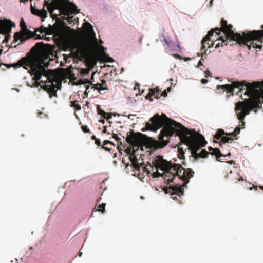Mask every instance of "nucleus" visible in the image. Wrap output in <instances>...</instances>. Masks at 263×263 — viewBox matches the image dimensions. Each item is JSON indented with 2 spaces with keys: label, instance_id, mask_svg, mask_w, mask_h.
I'll return each instance as SVG.
<instances>
[{
  "label": "nucleus",
  "instance_id": "37998d69",
  "mask_svg": "<svg viewBox=\"0 0 263 263\" xmlns=\"http://www.w3.org/2000/svg\"><path fill=\"white\" fill-rule=\"evenodd\" d=\"M178 151L180 154L183 155L184 153L183 148L182 147H178Z\"/></svg>",
  "mask_w": 263,
  "mask_h": 263
},
{
  "label": "nucleus",
  "instance_id": "20e7f679",
  "mask_svg": "<svg viewBox=\"0 0 263 263\" xmlns=\"http://www.w3.org/2000/svg\"><path fill=\"white\" fill-rule=\"evenodd\" d=\"M142 135L141 133L135 134L133 131L131 132V134L128 135L126 141L129 143L133 147H129L127 149L126 152L130 155L129 159L133 167L137 170H139L140 166L138 163V159L135 156L136 151L139 149V146L141 144L142 140L140 136Z\"/></svg>",
  "mask_w": 263,
  "mask_h": 263
},
{
  "label": "nucleus",
  "instance_id": "c756f323",
  "mask_svg": "<svg viewBox=\"0 0 263 263\" xmlns=\"http://www.w3.org/2000/svg\"><path fill=\"white\" fill-rule=\"evenodd\" d=\"M49 28H46V30H45L44 33L46 34H52L54 33V28L50 25H49Z\"/></svg>",
  "mask_w": 263,
  "mask_h": 263
},
{
  "label": "nucleus",
  "instance_id": "393cba45",
  "mask_svg": "<svg viewBox=\"0 0 263 263\" xmlns=\"http://www.w3.org/2000/svg\"><path fill=\"white\" fill-rule=\"evenodd\" d=\"M70 103V106L71 107H73L76 110L78 111L81 109V105L78 103V101H71Z\"/></svg>",
  "mask_w": 263,
  "mask_h": 263
},
{
  "label": "nucleus",
  "instance_id": "864d4df0",
  "mask_svg": "<svg viewBox=\"0 0 263 263\" xmlns=\"http://www.w3.org/2000/svg\"><path fill=\"white\" fill-rule=\"evenodd\" d=\"M106 128H107V127H106V126H104V128H103V131H102V133H107V129H106Z\"/></svg>",
  "mask_w": 263,
  "mask_h": 263
},
{
  "label": "nucleus",
  "instance_id": "de8ad7c7",
  "mask_svg": "<svg viewBox=\"0 0 263 263\" xmlns=\"http://www.w3.org/2000/svg\"><path fill=\"white\" fill-rule=\"evenodd\" d=\"M201 82L202 84H205L208 82V81L207 79H201Z\"/></svg>",
  "mask_w": 263,
  "mask_h": 263
},
{
  "label": "nucleus",
  "instance_id": "f704fd0d",
  "mask_svg": "<svg viewBox=\"0 0 263 263\" xmlns=\"http://www.w3.org/2000/svg\"><path fill=\"white\" fill-rule=\"evenodd\" d=\"M45 30H46V27H45L42 26L40 28L35 29V32H39L40 33L42 34V33H44Z\"/></svg>",
  "mask_w": 263,
  "mask_h": 263
},
{
  "label": "nucleus",
  "instance_id": "aec40b11",
  "mask_svg": "<svg viewBox=\"0 0 263 263\" xmlns=\"http://www.w3.org/2000/svg\"><path fill=\"white\" fill-rule=\"evenodd\" d=\"M228 134H229V133H225L224 130L219 129L217 131L216 134L214 136V138L219 140L221 138V137H223V135H228Z\"/></svg>",
  "mask_w": 263,
  "mask_h": 263
},
{
  "label": "nucleus",
  "instance_id": "dca6fc26",
  "mask_svg": "<svg viewBox=\"0 0 263 263\" xmlns=\"http://www.w3.org/2000/svg\"><path fill=\"white\" fill-rule=\"evenodd\" d=\"M28 33L23 32L22 34L20 32H16L14 35V39L15 42L20 40L21 43H23L24 41L30 38L31 36L28 35Z\"/></svg>",
  "mask_w": 263,
  "mask_h": 263
},
{
  "label": "nucleus",
  "instance_id": "cd10ccee",
  "mask_svg": "<svg viewBox=\"0 0 263 263\" xmlns=\"http://www.w3.org/2000/svg\"><path fill=\"white\" fill-rule=\"evenodd\" d=\"M44 45V44L43 42H38V43H36L35 46L32 48L31 51L36 50L37 49H42L43 48Z\"/></svg>",
  "mask_w": 263,
  "mask_h": 263
},
{
  "label": "nucleus",
  "instance_id": "f257e3e1",
  "mask_svg": "<svg viewBox=\"0 0 263 263\" xmlns=\"http://www.w3.org/2000/svg\"><path fill=\"white\" fill-rule=\"evenodd\" d=\"M162 116L165 118L167 125L164 126L159 136V147L162 148L168 143L170 138L176 133L181 143H184L191 151L192 155L197 160L199 158H205L210 155V153L205 149H202L199 153L198 151L204 147L207 142L203 135L196 132L195 130H190L184 127L181 124L167 118L162 114Z\"/></svg>",
  "mask_w": 263,
  "mask_h": 263
},
{
  "label": "nucleus",
  "instance_id": "b1692460",
  "mask_svg": "<svg viewBox=\"0 0 263 263\" xmlns=\"http://www.w3.org/2000/svg\"><path fill=\"white\" fill-rule=\"evenodd\" d=\"M149 93H151V95L155 96V97L157 99H159L160 97L159 96V89L158 87L150 89Z\"/></svg>",
  "mask_w": 263,
  "mask_h": 263
},
{
  "label": "nucleus",
  "instance_id": "6e6552de",
  "mask_svg": "<svg viewBox=\"0 0 263 263\" xmlns=\"http://www.w3.org/2000/svg\"><path fill=\"white\" fill-rule=\"evenodd\" d=\"M153 164L155 166L156 169L160 168L164 171L162 177L168 183L172 182L175 175L173 170H171L170 168V167H172L171 162L163 159L162 156H158L157 158L154 160Z\"/></svg>",
  "mask_w": 263,
  "mask_h": 263
},
{
  "label": "nucleus",
  "instance_id": "c03bdc74",
  "mask_svg": "<svg viewBox=\"0 0 263 263\" xmlns=\"http://www.w3.org/2000/svg\"><path fill=\"white\" fill-rule=\"evenodd\" d=\"M209 76H211V72L209 70H206L205 72V77H208Z\"/></svg>",
  "mask_w": 263,
  "mask_h": 263
},
{
  "label": "nucleus",
  "instance_id": "5fc2aeb1",
  "mask_svg": "<svg viewBox=\"0 0 263 263\" xmlns=\"http://www.w3.org/2000/svg\"><path fill=\"white\" fill-rule=\"evenodd\" d=\"M101 199H102L101 197H100V198L97 200V204H99V203L101 202Z\"/></svg>",
  "mask_w": 263,
  "mask_h": 263
},
{
  "label": "nucleus",
  "instance_id": "a211bd4d",
  "mask_svg": "<svg viewBox=\"0 0 263 263\" xmlns=\"http://www.w3.org/2000/svg\"><path fill=\"white\" fill-rule=\"evenodd\" d=\"M241 128H242V124L239 123V125L235 128L234 132L231 133H229V136H233L234 139H237V136L240 133Z\"/></svg>",
  "mask_w": 263,
  "mask_h": 263
},
{
  "label": "nucleus",
  "instance_id": "2f4dec72",
  "mask_svg": "<svg viewBox=\"0 0 263 263\" xmlns=\"http://www.w3.org/2000/svg\"><path fill=\"white\" fill-rule=\"evenodd\" d=\"M90 69L88 68L81 69L80 73L81 74L86 76L89 74Z\"/></svg>",
  "mask_w": 263,
  "mask_h": 263
},
{
  "label": "nucleus",
  "instance_id": "c9c22d12",
  "mask_svg": "<svg viewBox=\"0 0 263 263\" xmlns=\"http://www.w3.org/2000/svg\"><path fill=\"white\" fill-rule=\"evenodd\" d=\"M156 171L155 172H153L152 174V175L153 176V178L158 177L160 176H162V174H161L158 171V169H156Z\"/></svg>",
  "mask_w": 263,
  "mask_h": 263
},
{
  "label": "nucleus",
  "instance_id": "6ab92c4d",
  "mask_svg": "<svg viewBox=\"0 0 263 263\" xmlns=\"http://www.w3.org/2000/svg\"><path fill=\"white\" fill-rule=\"evenodd\" d=\"M210 154L212 155H214L216 157V160L217 161H220L218 159L220 157H224L225 156L221 154L220 151L218 148H215L213 149V151L212 152H209Z\"/></svg>",
  "mask_w": 263,
  "mask_h": 263
},
{
  "label": "nucleus",
  "instance_id": "bf43d9fd",
  "mask_svg": "<svg viewBox=\"0 0 263 263\" xmlns=\"http://www.w3.org/2000/svg\"><path fill=\"white\" fill-rule=\"evenodd\" d=\"M214 149V148H212V147H211V146H210V147H208V149H209V151H212V152L213 151V149Z\"/></svg>",
  "mask_w": 263,
  "mask_h": 263
},
{
  "label": "nucleus",
  "instance_id": "2eb2a0df",
  "mask_svg": "<svg viewBox=\"0 0 263 263\" xmlns=\"http://www.w3.org/2000/svg\"><path fill=\"white\" fill-rule=\"evenodd\" d=\"M86 25V29L87 32L89 36L93 40V41L97 43V39L96 37V33H95L92 25L89 23H85Z\"/></svg>",
  "mask_w": 263,
  "mask_h": 263
},
{
  "label": "nucleus",
  "instance_id": "e2e57ef3",
  "mask_svg": "<svg viewBox=\"0 0 263 263\" xmlns=\"http://www.w3.org/2000/svg\"><path fill=\"white\" fill-rule=\"evenodd\" d=\"M175 57H178L179 58H180V56L179 55H178V54H176V55H175Z\"/></svg>",
  "mask_w": 263,
  "mask_h": 263
},
{
  "label": "nucleus",
  "instance_id": "f03ea898",
  "mask_svg": "<svg viewBox=\"0 0 263 263\" xmlns=\"http://www.w3.org/2000/svg\"><path fill=\"white\" fill-rule=\"evenodd\" d=\"M261 83L259 82H253L252 83H248L245 81H233L231 84H226L221 86V88L223 91H226L228 93H231L233 94L234 91V89H238V91H242L243 88L246 87V91L244 93L245 95L249 97L253 96L256 91V89L260 88Z\"/></svg>",
  "mask_w": 263,
  "mask_h": 263
},
{
  "label": "nucleus",
  "instance_id": "72a5a7b5",
  "mask_svg": "<svg viewBox=\"0 0 263 263\" xmlns=\"http://www.w3.org/2000/svg\"><path fill=\"white\" fill-rule=\"evenodd\" d=\"M194 174V171L191 169H189L187 171V175L186 176L187 178L189 179V178H190L193 176Z\"/></svg>",
  "mask_w": 263,
  "mask_h": 263
},
{
  "label": "nucleus",
  "instance_id": "69168bd1",
  "mask_svg": "<svg viewBox=\"0 0 263 263\" xmlns=\"http://www.w3.org/2000/svg\"><path fill=\"white\" fill-rule=\"evenodd\" d=\"M82 254V252L79 253V256H80H80H81Z\"/></svg>",
  "mask_w": 263,
  "mask_h": 263
},
{
  "label": "nucleus",
  "instance_id": "13d9d810",
  "mask_svg": "<svg viewBox=\"0 0 263 263\" xmlns=\"http://www.w3.org/2000/svg\"><path fill=\"white\" fill-rule=\"evenodd\" d=\"M214 142H215V143H218L219 144V146L221 147H222V144H221L220 142H217V141H216L215 140H214Z\"/></svg>",
  "mask_w": 263,
  "mask_h": 263
},
{
  "label": "nucleus",
  "instance_id": "774afa93",
  "mask_svg": "<svg viewBox=\"0 0 263 263\" xmlns=\"http://www.w3.org/2000/svg\"><path fill=\"white\" fill-rule=\"evenodd\" d=\"M42 114H43V113H42V112H40V113H39V116H40V115H42Z\"/></svg>",
  "mask_w": 263,
  "mask_h": 263
},
{
  "label": "nucleus",
  "instance_id": "e433bc0d",
  "mask_svg": "<svg viewBox=\"0 0 263 263\" xmlns=\"http://www.w3.org/2000/svg\"><path fill=\"white\" fill-rule=\"evenodd\" d=\"M82 130L85 133H90V131L89 129L88 128L87 126L86 125H82L81 126Z\"/></svg>",
  "mask_w": 263,
  "mask_h": 263
},
{
  "label": "nucleus",
  "instance_id": "a18cd8bd",
  "mask_svg": "<svg viewBox=\"0 0 263 263\" xmlns=\"http://www.w3.org/2000/svg\"><path fill=\"white\" fill-rule=\"evenodd\" d=\"M167 95V92L166 90H164L163 92H162L160 96H162L163 97H166Z\"/></svg>",
  "mask_w": 263,
  "mask_h": 263
},
{
  "label": "nucleus",
  "instance_id": "f3484780",
  "mask_svg": "<svg viewBox=\"0 0 263 263\" xmlns=\"http://www.w3.org/2000/svg\"><path fill=\"white\" fill-rule=\"evenodd\" d=\"M154 160L152 162V165L150 164V163L147 162V165L145 166H143L142 167L144 172H145L146 175H152L151 172L154 171V167H155V166L153 164Z\"/></svg>",
  "mask_w": 263,
  "mask_h": 263
},
{
  "label": "nucleus",
  "instance_id": "a19ab883",
  "mask_svg": "<svg viewBox=\"0 0 263 263\" xmlns=\"http://www.w3.org/2000/svg\"><path fill=\"white\" fill-rule=\"evenodd\" d=\"M95 144L97 145L98 146H100L101 145V141L99 139H97L95 140Z\"/></svg>",
  "mask_w": 263,
  "mask_h": 263
},
{
  "label": "nucleus",
  "instance_id": "f8f14e48",
  "mask_svg": "<svg viewBox=\"0 0 263 263\" xmlns=\"http://www.w3.org/2000/svg\"><path fill=\"white\" fill-rule=\"evenodd\" d=\"M15 26L14 23L8 19H1L0 18V34H5L6 36L9 35L11 31L12 27ZM5 40H7V37H5Z\"/></svg>",
  "mask_w": 263,
  "mask_h": 263
},
{
  "label": "nucleus",
  "instance_id": "412c9836",
  "mask_svg": "<svg viewBox=\"0 0 263 263\" xmlns=\"http://www.w3.org/2000/svg\"><path fill=\"white\" fill-rule=\"evenodd\" d=\"M236 112L237 118L239 120H240L239 123H241L242 124V128H243L245 124V122L243 121L245 115H243V112L241 111H240V112H238V111Z\"/></svg>",
  "mask_w": 263,
  "mask_h": 263
},
{
  "label": "nucleus",
  "instance_id": "9b49d317",
  "mask_svg": "<svg viewBox=\"0 0 263 263\" xmlns=\"http://www.w3.org/2000/svg\"><path fill=\"white\" fill-rule=\"evenodd\" d=\"M220 32V29L218 27H216L213 29L211 30L208 33V34L205 36V37L202 40L201 44L202 47L201 49V55L202 57L203 56V53L206 54V44L207 42L208 48H210L213 47L215 44L214 41H213V40L211 39L213 36V32L216 33V35H218V33Z\"/></svg>",
  "mask_w": 263,
  "mask_h": 263
},
{
  "label": "nucleus",
  "instance_id": "5701e85b",
  "mask_svg": "<svg viewBox=\"0 0 263 263\" xmlns=\"http://www.w3.org/2000/svg\"><path fill=\"white\" fill-rule=\"evenodd\" d=\"M108 144H109L111 145L115 146V144L112 142L106 140L104 141L103 145L102 146V148H103L106 151H110L112 149V148L107 146L106 145Z\"/></svg>",
  "mask_w": 263,
  "mask_h": 263
},
{
  "label": "nucleus",
  "instance_id": "c85d7f7f",
  "mask_svg": "<svg viewBox=\"0 0 263 263\" xmlns=\"http://www.w3.org/2000/svg\"><path fill=\"white\" fill-rule=\"evenodd\" d=\"M234 139V138H232L231 137H227V136H223L222 137H221V138L220 139L221 140V141L223 143H229V141H232Z\"/></svg>",
  "mask_w": 263,
  "mask_h": 263
},
{
  "label": "nucleus",
  "instance_id": "49530a36",
  "mask_svg": "<svg viewBox=\"0 0 263 263\" xmlns=\"http://www.w3.org/2000/svg\"><path fill=\"white\" fill-rule=\"evenodd\" d=\"M135 116H136V115H135V114H129L128 116H127L128 118L129 119H132V120H133L132 117H135Z\"/></svg>",
  "mask_w": 263,
  "mask_h": 263
},
{
  "label": "nucleus",
  "instance_id": "9d476101",
  "mask_svg": "<svg viewBox=\"0 0 263 263\" xmlns=\"http://www.w3.org/2000/svg\"><path fill=\"white\" fill-rule=\"evenodd\" d=\"M163 123V121L161 117L158 114H155L153 117L151 118L149 122L146 123L145 128L144 129H142V131H156L162 126Z\"/></svg>",
  "mask_w": 263,
  "mask_h": 263
},
{
  "label": "nucleus",
  "instance_id": "0e129e2a",
  "mask_svg": "<svg viewBox=\"0 0 263 263\" xmlns=\"http://www.w3.org/2000/svg\"><path fill=\"white\" fill-rule=\"evenodd\" d=\"M36 39H41L40 35H37V36L36 37Z\"/></svg>",
  "mask_w": 263,
  "mask_h": 263
},
{
  "label": "nucleus",
  "instance_id": "7c9ffc66",
  "mask_svg": "<svg viewBox=\"0 0 263 263\" xmlns=\"http://www.w3.org/2000/svg\"><path fill=\"white\" fill-rule=\"evenodd\" d=\"M97 112L99 115H101L102 117H105V116L107 115V113L105 112L103 110H102L99 105L97 106Z\"/></svg>",
  "mask_w": 263,
  "mask_h": 263
},
{
  "label": "nucleus",
  "instance_id": "79ce46f5",
  "mask_svg": "<svg viewBox=\"0 0 263 263\" xmlns=\"http://www.w3.org/2000/svg\"><path fill=\"white\" fill-rule=\"evenodd\" d=\"M112 137L115 139L116 140L119 141L121 139L119 138L117 134H113Z\"/></svg>",
  "mask_w": 263,
  "mask_h": 263
},
{
  "label": "nucleus",
  "instance_id": "3c124183",
  "mask_svg": "<svg viewBox=\"0 0 263 263\" xmlns=\"http://www.w3.org/2000/svg\"><path fill=\"white\" fill-rule=\"evenodd\" d=\"M202 60V58H201L198 62V66H200V65H202V61L201 60Z\"/></svg>",
  "mask_w": 263,
  "mask_h": 263
},
{
  "label": "nucleus",
  "instance_id": "a878e982",
  "mask_svg": "<svg viewBox=\"0 0 263 263\" xmlns=\"http://www.w3.org/2000/svg\"><path fill=\"white\" fill-rule=\"evenodd\" d=\"M93 87L95 89L98 90V91L105 90L108 89L107 86L102 87L101 86V83H97V84H95Z\"/></svg>",
  "mask_w": 263,
  "mask_h": 263
},
{
  "label": "nucleus",
  "instance_id": "09e8293b",
  "mask_svg": "<svg viewBox=\"0 0 263 263\" xmlns=\"http://www.w3.org/2000/svg\"><path fill=\"white\" fill-rule=\"evenodd\" d=\"M164 41L165 42V43L166 45H167L168 46H170V42L169 41H168L167 40L164 39Z\"/></svg>",
  "mask_w": 263,
  "mask_h": 263
},
{
  "label": "nucleus",
  "instance_id": "ea45409f",
  "mask_svg": "<svg viewBox=\"0 0 263 263\" xmlns=\"http://www.w3.org/2000/svg\"><path fill=\"white\" fill-rule=\"evenodd\" d=\"M152 96L153 95H151V93H148L146 96V99H148L150 101H153V98H152Z\"/></svg>",
  "mask_w": 263,
  "mask_h": 263
},
{
  "label": "nucleus",
  "instance_id": "4c0bfd02",
  "mask_svg": "<svg viewBox=\"0 0 263 263\" xmlns=\"http://www.w3.org/2000/svg\"><path fill=\"white\" fill-rule=\"evenodd\" d=\"M113 115L115 116L116 114H114L112 113H107V115L105 116V117H104V118L106 119V120H109L112 118V116Z\"/></svg>",
  "mask_w": 263,
  "mask_h": 263
},
{
  "label": "nucleus",
  "instance_id": "7ed1b4c3",
  "mask_svg": "<svg viewBox=\"0 0 263 263\" xmlns=\"http://www.w3.org/2000/svg\"><path fill=\"white\" fill-rule=\"evenodd\" d=\"M170 168H171V170H173L175 176H178L179 178L184 181V185L181 186L175 185L170 187V189L172 190V193L171 194V198L174 200L179 201L181 196L183 194V187L189 183V179L186 176V171L183 169L180 164H172V167H170Z\"/></svg>",
  "mask_w": 263,
  "mask_h": 263
},
{
  "label": "nucleus",
  "instance_id": "473e14b6",
  "mask_svg": "<svg viewBox=\"0 0 263 263\" xmlns=\"http://www.w3.org/2000/svg\"><path fill=\"white\" fill-rule=\"evenodd\" d=\"M106 204L105 203H102L98 205V211H101V212L103 213L105 211V207Z\"/></svg>",
  "mask_w": 263,
  "mask_h": 263
},
{
  "label": "nucleus",
  "instance_id": "423d86ee",
  "mask_svg": "<svg viewBox=\"0 0 263 263\" xmlns=\"http://www.w3.org/2000/svg\"><path fill=\"white\" fill-rule=\"evenodd\" d=\"M263 29V25L261 26ZM250 42L254 48L261 49L263 46V29L262 30H253L248 33L243 32V37L241 44L247 45Z\"/></svg>",
  "mask_w": 263,
  "mask_h": 263
},
{
  "label": "nucleus",
  "instance_id": "bb28decb",
  "mask_svg": "<svg viewBox=\"0 0 263 263\" xmlns=\"http://www.w3.org/2000/svg\"><path fill=\"white\" fill-rule=\"evenodd\" d=\"M101 50H103L102 51L103 52V54H104V58H105V62H112L114 61L113 60V59L111 57H110L109 56L106 55L104 51V48L102 46L101 47Z\"/></svg>",
  "mask_w": 263,
  "mask_h": 263
},
{
  "label": "nucleus",
  "instance_id": "ddd939ff",
  "mask_svg": "<svg viewBox=\"0 0 263 263\" xmlns=\"http://www.w3.org/2000/svg\"><path fill=\"white\" fill-rule=\"evenodd\" d=\"M220 33V32L218 33L217 35L215 36L216 35V33L213 32V36L212 37H211V39L213 40V41H214V40H215L214 41L215 43L218 41L217 43L215 44V48H217L220 47V46H223V44L226 45L228 43V40L229 41V39H227L224 36H220L219 37L216 38L219 35Z\"/></svg>",
  "mask_w": 263,
  "mask_h": 263
},
{
  "label": "nucleus",
  "instance_id": "39448f33",
  "mask_svg": "<svg viewBox=\"0 0 263 263\" xmlns=\"http://www.w3.org/2000/svg\"><path fill=\"white\" fill-rule=\"evenodd\" d=\"M44 6L47 5L49 13L53 15L55 9H62L66 11H70L72 13H78L79 10L74 3L69 2L68 0H53L50 4L45 1Z\"/></svg>",
  "mask_w": 263,
  "mask_h": 263
},
{
  "label": "nucleus",
  "instance_id": "4d7b16f0",
  "mask_svg": "<svg viewBox=\"0 0 263 263\" xmlns=\"http://www.w3.org/2000/svg\"><path fill=\"white\" fill-rule=\"evenodd\" d=\"M91 139H92V140H95H95H96V139H97V138L96 137V136H95V135H93V136H92V137H91Z\"/></svg>",
  "mask_w": 263,
  "mask_h": 263
},
{
  "label": "nucleus",
  "instance_id": "680f3d73",
  "mask_svg": "<svg viewBox=\"0 0 263 263\" xmlns=\"http://www.w3.org/2000/svg\"><path fill=\"white\" fill-rule=\"evenodd\" d=\"M224 156H225L224 157H226V156H231V153H228L226 155H224Z\"/></svg>",
  "mask_w": 263,
  "mask_h": 263
},
{
  "label": "nucleus",
  "instance_id": "6e6d98bb",
  "mask_svg": "<svg viewBox=\"0 0 263 263\" xmlns=\"http://www.w3.org/2000/svg\"><path fill=\"white\" fill-rule=\"evenodd\" d=\"M99 122L102 123V124H104L105 123V121L104 119H101L99 120Z\"/></svg>",
  "mask_w": 263,
  "mask_h": 263
},
{
  "label": "nucleus",
  "instance_id": "1a4fd4ad",
  "mask_svg": "<svg viewBox=\"0 0 263 263\" xmlns=\"http://www.w3.org/2000/svg\"><path fill=\"white\" fill-rule=\"evenodd\" d=\"M221 28H219L224 34V37L227 39H229V41H236L237 43L241 44L242 40L243 37V32L242 35L240 33H235L232 30L233 26L231 24L228 25L227 22L224 19H222L220 22Z\"/></svg>",
  "mask_w": 263,
  "mask_h": 263
},
{
  "label": "nucleus",
  "instance_id": "0eeeda50",
  "mask_svg": "<svg viewBox=\"0 0 263 263\" xmlns=\"http://www.w3.org/2000/svg\"><path fill=\"white\" fill-rule=\"evenodd\" d=\"M262 102L260 98H253L246 99L242 102H238L236 104L235 111H241L243 115H248L251 110L256 108H261Z\"/></svg>",
  "mask_w": 263,
  "mask_h": 263
},
{
  "label": "nucleus",
  "instance_id": "58836bf2",
  "mask_svg": "<svg viewBox=\"0 0 263 263\" xmlns=\"http://www.w3.org/2000/svg\"><path fill=\"white\" fill-rule=\"evenodd\" d=\"M101 85L102 87H105L106 85V81L104 79H102L101 80Z\"/></svg>",
  "mask_w": 263,
  "mask_h": 263
},
{
  "label": "nucleus",
  "instance_id": "4be33fe9",
  "mask_svg": "<svg viewBox=\"0 0 263 263\" xmlns=\"http://www.w3.org/2000/svg\"><path fill=\"white\" fill-rule=\"evenodd\" d=\"M20 26L21 27V29H22V30L23 32H26L27 33H28V34H31V31H30L29 30H28L27 28V26L25 24V23L24 22L23 19L22 18L21 21V23H20Z\"/></svg>",
  "mask_w": 263,
  "mask_h": 263
},
{
  "label": "nucleus",
  "instance_id": "4468645a",
  "mask_svg": "<svg viewBox=\"0 0 263 263\" xmlns=\"http://www.w3.org/2000/svg\"><path fill=\"white\" fill-rule=\"evenodd\" d=\"M31 11L32 14L40 17L42 21L47 16V12L46 10L44 9L42 10L37 9L32 5H31Z\"/></svg>",
  "mask_w": 263,
  "mask_h": 263
},
{
  "label": "nucleus",
  "instance_id": "8fccbe9b",
  "mask_svg": "<svg viewBox=\"0 0 263 263\" xmlns=\"http://www.w3.org/2000/svg\"><path fill=\"white\" fill-rule=\"evenodd\" d=\"M226 162L227 163H229V164H235V162H234V161L233 160L228 161H227Z\"/></svg>",
  "mask_w": 263,
  "mask_h": 263
},
{
  "label": "nucleus",
  "instance_id": "052dcab7",
  "mask_svg": "<svg viewBox=\"0 0 263 263\" xmlns=\"http://www.w3.org/2000/svg\"><path fill=\"white\" fill-rule=\"evenodd\" d=\"M171 87H168V88H167V90H167L168 92H170V91H171Z\"/></svg>",
  "mask_w": 263,
  "mask_h": 263
},
{
  "label": "nucleus",
  "instance_id": "603ef678",
  "mask_svg": "<svg viewBox=\"0 0 263 263\" xmlns=\"http://www.w3.org/2000/svg\"><path fill=\"white\" fill-rule=\"evenodd\" d=\"M236 175H237V176L238 177H239V178L238 179V181H240V180H242H242H243V179H242V177H240L238 174H236Z\"/></svg>",
  "mask_w": 263,
  "mask_h": 263
},
{
  "label": "nucleus",
  "instance_id": "338daca9",
  "mask_svg": "<svg viewBox=\"0 0 263 263\" xmlns=\"http://www.w3.org/2000/svg\"><path fill=\"white\" fill-rule=\"evenodd\" d=\"M28 0H21V2H25V1H27Z\"/></svg>",
  "mask_w": 263,
  "mask_h": 263
}]
</instances>
